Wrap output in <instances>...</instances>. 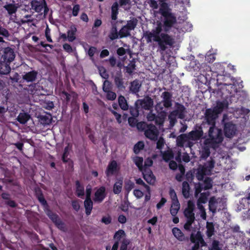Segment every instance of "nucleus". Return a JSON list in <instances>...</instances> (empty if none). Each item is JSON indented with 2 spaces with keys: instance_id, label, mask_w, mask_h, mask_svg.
I'll return each mask as SVG.
<instances>
[{
  "instance_id": "1",
  "label": "nucleus",
  "mask_w": 250,
  "mask_h": 250,
  "mask_svg": "<svg viewBox=\"0 0 250 250\" xmlns=\"http://www.w3.org/2000/svg\"><path fill=\"white\" fill-rule=\"evenodd\" d=\"M157 13L160 14L164 18L163 27L165 32H168L174 24L176 23V17L171 12L168 3H162Z\"/></svg>"
},
{
  "instance_id": "2",
  "label": "nucleus",
  "mask_w": 250,
  "mask_h": 250,
  "mask_svg": "<svg viewBox=\"0 0 250 250\" xmlns=\"http://www.w3.org/2000/svg\"><path fill=\"white\" fill-rule=\"evenodd\" d=\"M29 9L37 13H41L43 11L44 15H46L49 11L45 0H31L29 2L27 0L22 3L21 8H18L24 11H28Z\"/></svg>"
},
{
  "instance_id": "3",
  "label": "nucleus",
  "mask_w": 250,
  "mask_h": 250,
  "mask_svg": "<svg viewBox=\"0 0 250 250\" xmlns=\"http://www.w3.org/2000/svg\"><path fill=\"white\" fill-rule=\"evenodd\" d=\"M208 134V138L205 140V144L210 145L212 147H215L223 140L222 130L216 127L215 125H211L209 128Z\"/></svg>"
},
{
  "instance_id": "4",
  "label": "nucleus",
  "mask_w": 250,
  "mask_h": 250,
  "mask_svg": "<svg viewBox=\"0 0 250 250\" xmlns=\"http://www.w3.org/2000/svg\"><path fill=\"white\" fill-rule=\"evenodd\" d=\"M152 41L157 42L158 49L161 52L171 48L175 43V40L173 37L167 33H161L159 37L153 39Z\"/></svg>"
},
{
  "instance_id": "5",
  "label": "nucleus",
  "mask_w": 250,
  "mask_h": 250,
  "mask_svg": "<svg viewBox=\"0 0 250 250\" xmlns=\"http://www.w3.org/2000/svg\"><path fill=\"white\" fill-rule=\"evenodd\" d=\"M216 67L220 69L219 71H216L218 73L217 81H221L220 84L224 85H235L236 80L235 78L231 77L230 75L224 74V68L222 65L218 63L216 64Z\"/></svg>"
},
{
  "instance_id": "6",
  "label": "nucleus",
  "mask_w": 250,
  "mask_h": 250,
  "mask_svg": "<svg viewBox=\"0 0 250 250\" xmlns=\"http://www.w3.org/2000/svg\"><path fill=\"white\" fill-rule=\"evenodd\" d=\"M175 106V109L170 112L168 116L171 124L176 121V117L180 119H184L185 117L186 108L184 105L180 103H176Z\"/></svg>"
},
{
  "instance_id": "7",
  "label": "nucleus",
  "mask_w": 250,
  "mask_h": 250,
  "mask_svg": "<svg viewBox=\"0 0 250 250\" xmlns=\"http://www.w3.org/2000/svg\"><path fill=\"white\" fill-rule=\"evenodd\" d=\"M162 31V27L161 23L158 24L155 29H153L151 32L146 31L144 32V37L146 39L147 43H150L152 42L153 39H156L159 37ZM166 32L165 33H167Z\"/></svg>"
},
{
  "instance_id": "8",
  "label": "nucleus",
  "mask_w": 250,
  "mask_h": 250,
  "mask_svg": "<svg viewBox=\"0 0 250 250\" xmlns=\"http://www.w3.org/2000/svg\"><path fill=\"white\" fill-rule=\"evenodd\" d=\"M44 212L49 219L53 222L58 229L62 230L64 228V224L59 217V215L54 213L49 207L44 209Z\"/></svg>"
},
{
  "instance_id": "9",
  "label": "nucleus",
  "mask_w": 250,
  "mask_h": 250,
  "mask_svg": "<svg viewBox=\"0 0 250 250\" xmlns=\"http://www.w3.org/2000/svg\"><path fill=\"white\" fill-rule=\"evenodd\" d=\"M204 134L201 125H196L193 130L187 134L189 140L197 141L202 138Z\"/></svg>"
},
{
  "instance_id": "10",
  "label": "nucleus",
  "mask_w": 250,
  "mask_h": 250,
  "mask_svg": "<svg viewBox=\"0 0 250 250\" xmlns=\"http://www.w3.org/2000/svg\"><path fill=\"white\" fill-rule=\"evenodd\" d=\"M146 137L152 140L157 141L158 138L159 131L157 128L153 124H149L145 130Z\"/></svg>"
},
{
  "instance_id": "11",
  "label": "nucleus",
  "mask_w": 250,
  "mask_h": 250,
  "mask_svg": "<svg viewBox=\"0 0 250 250\" xmlns=\"http://www.w3.org/2000/svg\"><path fill=\"white\" fill-rule=\"evenodd\" d=\"M218 115L211 108H208L205 113V120L210 125H215Z\"/></svg>"
},
{
  "instance_id": "12",
  "label": "nucleus",
  "mask_w": 250,
  "mask_h": 250,
  "mask_svg": "<svg viewBox=\"0 0 250 250\" xmlns=\"http://www.w3.org/2000/svg\"><path fill=\"white\" fill-rule=\"evenodd\" d=\"M135 104L139 107H141L143 109L149 110L152 108L153 106V101L151 97L146 96L143 99L137 100L135 102Z\"/></svg>"
},
{
  "instance_id": "13",
  "label": "nucleus",
  "mask_w": 250,
  "mask_h": 250,
  "mask_svg": "<svg viewBox=\"0 0 250 250\" xmlns=\"http://www.w3.org/2000/svg\"><path fill=\"white\" fill-rule=\"evenodd\" d=\"M114 82L119 91H123L125 89V83L121 71L117 72L114 77Z\"/></svg>"
},
{
  "instance_id": "14",
  "label": "nucleus",
  "mask_w": 250,
  "mask_h": 250,
  "mask_svg": "<svg viewBox=\"0 0 250 250\" xmlns=\"http://www.w3.org/2000/svg\"><path fill=\"white\" fill-rule=\"evenodd\" d=\"M236 131V126L231 122H228L225 124L224 131L226 137L228 138L233 137L235 135Z\"/></svg>"
},
{
  "instance_id": "15",
  "label": "nucleus",
  "mask_w": 250,
  "mask_h": 250,
  "mask_svg": "<svg viewBox=\"0 0 250 250\" xmlns=\"http://www.w3.org/2000/svg\"><path fill=\"white\" fill-rule=\"evenodd\" d=\"M162 98V103L164 107L168 108L171 107L172 105V94L168 91H165L161 95Z\"/></svg>"
},
{
  "instance_id": "16",
  "label": "nucleus",
  "mask_w": 250,
  "mask_h": 250,
  "mask_svg": "<svg viewBox=\"0 0 250 250\" xmlns=\"http://www.w3.org/2000/svg\"><path fill=\"white\" fill-rule=\"evenodd\" d=\"M119 170V168L118 167L117 162L115 160H112L108 165L105 173L107 177H109L115 174Z\"/></svg>"
},
{
  "instance_id": "17",
  "label": "nucleus",
  "mask_w": 250,
  "mask_h": 250,
  "mask_svg": "<svg viewBox=\"0 0 250 250\" xmlns=\"http://www.w3.org/2000/svg\"><path fill=\"white\" fill-rule=\"evenodd\" d=\"M106 196L105 188L104 186L101 187L95 192L94 201L98 203H101Z\"/></svg>"
},
{
  "instance_id": "18",
  "label": "nucleus",
  "mask_w": 250,
  "mask_h": 250,
  "mask_svg": "<svg viewBox=\"0 0 250 250\" xmlns=\"http://www.w3.org/2000/svg\"><path fill=\"white\" fill-rule=\"evenodd\" d=\"M190 240L191 243L198 242L200 243L201 247L207 246V243L204 240L200 231H197L196 234L191 233L190 236Z\"/></svg>"
},
{
  "instance_id": "19",
  "label": "nucleus",
  "mask_w": 250,
  "mask_h": 250,
  "mask_svg": "<svg viewBox=\"0 0 250 250\" xmlns=\"http://www.w3.org/2000/svg\"><path fill=\"white\" fill-rule=\"evenodd\" d=\"M172 232L174 237L179 241H188L189 238L186 236L180 229L174 227L172 229Z\"/></svg>"
},
{
  "instance_id": "20",
  "label": "nucleus",
  "mask_w": 250,
  "mask_h": 250,
  "mask_svg": "<svg viewBox=\"0 0 250 250\" xmlns=\"http://www.w3.org/2000/svg\"><path fill=\"white\" fill-rule=\"evenodd\" d=\"M215 163V161L211 158L210 160L207 161L203 165H200L199 167L207 172L208 175H210L212 169L214 167Z\"/></svg>"
},
{
  "instance_id": "21",
  "label": "nucleus",
  "mask_w": 250,
  "mask_h": 250,
  "mask_svg": "<svg viewBox=\"0 0 250 250\" xmlns=\"http://www.w3.org/2000/svg\"><path fill=\"white\" fill-rule=\"evenodd\" d=\"M35 195L38 200H39V201L40 202V203L43 207L44 209L49 207L47 201L45 199L42 192L41 188H38L35 189Z\"/></svg>"
},
{
  "instance_id": "22",
  "label": "nucleus",
  "mask_w": 250,
  "mask_h": 250,
  "mask_svg": "<svg viewBox=\"0 0 250 250\" xmlns=\"http://www.w3.org/2000/svg\"><path fill=\"white\" fill-rule=\"evenodd\" d=\"M228 107V103L226 101H217L216 105L212 109L219 115L225 109Z\"/></svg>"
},
{
  "instance_id": "23",
  "label": "nucleus",
  "mask_w": 250,
  "mask_h": 250,
  "mask_svg": "<svg viewBox=\"0 0 250 250\" xmlns=\"http://www.w3.org/2000/svg\"><path fill=\"white\" fill-rule=\"evenodd\" d=\"M143 178L150 185H153L155 183L156 179L151 170L145 171L143 173Z\"/></svg>"
},
{
  "instance_id": "24",
  "label": "nucleus",
  "mask_w": 250,
  "mask_h": 250,
  "mask_svg": "<svg viewBox=\"0 0 250 250\" xmlns=\"http://www.w3.org/2000/svg\"><path fill=\"white\" fill-rule=\"evenodd\" d=\"M38 75V72L35 70L26 73L23 76V79L27 82H33L35 81Z\"/></svg>"
},
{
  "instance_id": "25",
  "label": "nucleus",
  "mask_w": 250,
  "mask_h": 250,
  "mask_svg": "<svg viewBox=\"0 0 250 250\" xmlns=\"http://www.w3.org/2000/svg\"><path fill=\"white\" fill-rule=\"evenodd\" d=\"M4 60L8 62H11L14 59L15 55L13 50L9 47H6L3 50Z\"/></svg>"
},
{
  "instance_id": "26",
  "label": "nucleus",
  "mask_w": 250,
  "mask_h": 250,
  "mask_svg": "<svg viewBox=\"0 0 250 250\" xmlns=\"http://www.w3.org/2000/svg\"><path fill=\"white\" fill-rule=\"evenodd\" d=\"M76 186V195L80 198H83L84 195V186L81 184L79 180L75 182Z\"/></svg>"
},
{
  "instance_id": "27",
  "label": "nucleus",
  "mask_w": 250,
  "mask_h": 250,
  "mask_svg": "<svg viewBox=\"0 0 250 250\" xmlns=\"http://www.w3.org/2000/svg\"><path fill=\"white\" fill-rule=\"evenodd\" d=\"M218 201L214 196L211 197L208 201L209 210L213 214L217 211V208L218 205Z\"/></svg>"
},
{
  "instance_id": "28",
  "label": "nucleus",
  "mask_w": 250,
  "mask_h": 250,
  "mask_svg": "<svg viewBox=\"0 0 250 250\" xmlns=\"http://www.w3.org/2000/svg\"><path fill=\"white\" fill-rule=\"evenodd\" d=\"M119 14V4L117 1L114 2L111 8V18L112 21H116Z\"/></svg>"
},
{
  "instance_id": "29",
  "label": "nucleus",
  "mask_w": 250,
  "mask_h": 250,
  "mask_svg": "<svg viewBox=\"0 0 250 250\" xmlns=\"http://www.w3.org/2000/svg\"><path fill=\"white\" fill-rule=\"evenodd\" d=\"M141 87V83L139 80L136 79L131 82L129 88L132 93L137 94L139 92Z\"/></svg>"
},
{
  "instance_id": "30",
  "label": "nucleus",
  "mask_w": 250,
  "mask_h": 250,
  "mask_svg": "<svg viewBox=\"0 0 250 250\" xmlns=\"http://www.w3.org/2000/svg\"><path fill=\"white\" fill-rule=\"evenodd\" d=\"M189 140L187 134H182L178 136L176 139V144L179 147H183L185 143Z\"/></svg>"
},
{
  "instance_id": "31",
  "label": "nucleus",
  "mask_w": 250,
  "mask_h": 250,
  "mask_svg": "<svg viewBox=\"0 0 250 250\" xmlns=\"http://www.w3.org/2000/svg\"><path fill=\"white\" fill-rule=\"evenodd\" d=\"M30 118V115L26 112L20 113L17 117V121L21 124H25Z\"/></svg>"
},
{
  "instance_id": "32",
  "label": "nucleus",
  "mask_w": 250,
  "mask_h": 250,
  "mask_svg": "<svg viewBox=\"0 0 250 250\" xmlns=\"http://www.w3.org/2000/svg\"><path fill=\"white\" fill-rule=\"evenodd\" d=\"M206 228L207 236L208 238H210L214 234L215 232L214 225L213 223L208 222L207 223Z\"/></svg>"
},
{
  "instance_id": "33",
  "label": "nucleus",
  "mask_w": 250,
  "mask_h": 250,
  "mask_svg": "<svg viewBox=\"0 0 250 250\" xmlns=\"http://www.w3.org/2000/svg\"><path fill=\"white\" fill-rule=\"evenodd\" d=\"M93 202L91 199H85L84 201V207L85 209V213L87 215H89L93 208Z\"/></svg>"
},
{
  "instance_id": "34",
  "label": "nucleus",
  "mask_w": 250,
  "mask_h": 250,
  "mask_svg": "<svg viewBox=\"0 0 250 250\" xmlns=\"http://www.w3.org/2000/svg\"><path fill=\"white\" fill-rule=\"evenodd\" d=\"M123 188V180L119 179L113 185V191L115 194H119L122 191Z\"/></svg>"
},
{
  "instance_id": "35",
  "label": "nucleus",
  "mask_w": 250,
  "mask_h": 250,
  "mask_svg": "<svg viewBox=\"0 0 250 250\" xmlns=\"http://www.w3.org/2000/svg\"><path fill=\"white\" fill-rule=\"evenodd\" d=\"M72 145L68 144L67 146L64 147L63 152L62 156V161L64 163L68 162L70 159L68 158L69 154V151L71 149Z\"/></svg>"
},
{
  "instance_id": "36",
  "label": "nucleus",
  "mask_w": 250,
  "mask_h": 250,
  "mask_svg": "<svg viewBox=\"0 0 250 250\" xmlns=\"http://www.w3.org/2000/svg\"><path fill=\"white\" fill-rule=\"evenodd\" d=\"M77 32V28L75 25H73L70 27V29L68 30L67 34V38L68 40L72 42L76 39V33Z\"/></svg>"
},
{
  "instance_id": "37",
  "label": "nucleus",
  "mask_w": 250,
  "mask_h": 250,
  "mask_svg": "<svg viewBox=\"0 0 250 250\" xmlns=\"http://www.w3.org/2000/svg\"><path fill=\"white\" fill-rule=\"evenodd\" d=\"M118 103L120 108L123 110H127L128 109V105L125 97L120 95L118 97Z\"/></svg>"
},
{
  "instance_id": "38",
  "label": "nucleus",
  "mask_w": 250,
  "mask_h": 250,
  "mask_svg": "<svg viewBox=\"0 0 250 250\" xmlns=\"http://www.w3.org/2000/svg\"><path fill=\"white\" fill-rule=\"evenodd\" d=\"M180 205L179 201L175 202H172L171 206L170 208V212L172 216H175L177 214L179 210L180 209Z\"/></svg>"
},
{
  "instance_id": "39",
  "label": "nucleus",
  "mask_w": 250,
  "mask_h": 250,
  "mask_svg": "<svg viewBox=\"0 0 250 250\" xmlns=\"http://www.w3.org/2000/svg\"><path fill=\"white\" fill-rule=\"evenodd\" d=\"M131 31L132 30L127 28L125 25L123 26V27L119 30L120 38L122 39L130 36Z\"/></svg>"
},
{
  "instance_id": "40",
  "label": "nucleus",
  "mask_w": 250,
  "mask_h": 250,
  "mask_svg": "<svg viewBox=\"0 0 250 250\" xmlns=\"http://www.w3.org/2000/svg\"><path fill=\"white\" fill-rule=\"evenodd\" d=\"M39 120L41 124L44 125H49L51 122V115L50 114H45L40 115Z\"/></svg>"
},
{
  "instance_id": "41",
  "label": "nucleus",
  "mask_w": 250,
  "mask_h": 250,
  "mask_svg": "<svg viewBox=\"0 0 250 250\" xmlns=\"http://www.w3.org/2000/svg\"><path fill=\"white\" fill-rule=\"evenodd\" d=\"M10 71V67L7 62H0V74H7Z\"/></svg>"
},
{
  "instance_id": "42",
  "label": "nucleus",
  "mask_w": 250,
  "mask_h": 250,
  "mask_svg": "<svg viewBox=\"0 0 250 250\" xmlns=\"http://www.w3.org/2000/svg\"><path fill=\"white\" fill-rule=\"evenodd\" d=\"M126 234L125 231L123 229H119L116 231L113 235V239L115 241H118L119 243L121 239L125 237Z\"/></svg>"
},
{
  "instance_id": "43",
  "label": "nucleus",
  "mask_w": 250,
  "mask_h": 250,
  "mask_svg": "<svg viewBox=\"0 0 250 250\" xmlns=\"http://www.w3.org/2000/svg\"><path fill=\"white\" fill-rule=\"evenodd\" d=\"M138 23V20L135 18H133L132 19L127 21V23L125 25L127 28L131 30H134L136 28Z\"/></svg>"
},
{
  "instance_id": "44",
  "label": "nucleus",
  "mask_w": 250,
  "mask_h": 250,
  "mask_svg": "<svg viewBox=\"0 0 250 250\" xmlns=\"http://www.w3.org/2000/svg\"><path fill=\"white\" fill-rule=\"evenodd\" d=\"M189 185L187 181H184L182 183V193L185 198H188L189 196Z\"/></svg>"
},
{
  "instance_id": "45",
  "label": "nucleus",
  "mask_w": 250,
  "mask_h": 250,
  "mask_svg": "<svg viewBox=\"0 0 250 250\" xmlns=\"http://www.w3.org/2000/svg\"><path fill=\"white\" fill-rule=\"evenodd\" d=\"M162 157L163 160L166 162H169L171 159L174 157V154L172 151H165L162 153Z\"/></svg>"
},
{
  "instance_id": "46",
  "label": "nucleus",
  "mask_w": 250,
  "mask_h": 250,
  "mask_svg": "<svg viewBox=\"0 0 250 250\" xmlns=\"http://www.w3.org/2000/svg\"><path fill=\"white\" fill-rule=\"evenodd\" d=\"M210 154V149L208 146H204L201 151V158L203 160H206Z\"/></svg>"
},
{
  "instance_id": "47",
  "label": "nucleus",
  "mask_w": 250,
  "mask_h": 250,
  "mask_svg": "<svg viewBox=\"0 0 250 250\" xmlns=\"http://www.w3.org/2000/svg\"><path fill=\"white\" fill-rule=\"evenodd\" d=\"M165 118V112H163L156 116L155 123L157 125H162L164 124Z\"/></svg>"
},
{
  "instance_id": "48",
  "label": "nucleus",
  "mask_w": 250,
  "mask_h": 250,
  "mask_svg": "<svg viewBox=\"0 0 250 250\" xmlns=\"http://www.w3.org/2000/svg\"><path fill=\"white\" fill-rule=\"evenodd\" d=\"M140 107L138 104L137 106L134 104V106H130L129 108L130 114L133 117H137L139 114Z\"/></svg>"
},
{
  "instance_id": "49",
  "label": "nucleus",
  "mask_w": 250,
  "mask_h": 250,
  "mask_svg": "<svg viewBox=\"0 0 250 250\" xmlns=\"http://www.w3.org/2000/svg\"><path fill=\"white\" fill-rule=\"evenodd\" d=\"M135 187L134 183L130 180L125 182L124 188L125 191L128 193Z\"/></svg>"
},
{
  "instance_id": "50",
  "label": "nucleus",
  "mask_w": 250,
  "mask_h": 250,
  "mask_svg": "<svg viewBox=\"0 0 250 250\" xmlns=\"http://www.w3.org/2000/svg\"><path fill=\"white\" fill-rule=\"evenodd\" d=\"M23 90L25 91H27L28 94H34L37 90V85L36 83L31 84L28 86V87H23Z\"/></svg>"
},
{
  "instance_id": "51",
  "label": "nucleus",
  "mask_w": 250,
  "mask_h": 250,
  "mask_svg": "<svg viewBox=\"0 0 250 250\" xmlns=\"http://www.w3.org/2000/svg\"><path fill=\"white\" fill-rule=\"evenodd\" d=\"M108 37L111 41H114L119 38H120L119 31L118 32V30L114 31L110 30Z\"/></svg>"
},
{
  "instance_id": "52",
  "label": "nucleus",
  "mask_w": 250,
  "mask_h": 250,
  "mask_svg": "<svg viewBox=\"0 0 250 250\" xmlns=\"http://www.w3.org/2000/svg\"><path fill=\"white\" fill-rule=\"evenodd\" d=\"M135 62L133 61H131L126 67V72L129 74L131 75L132 74L133 71L135 69Z\"/></svg>"
},
{
  "instance_id": "53",
  "label": "nucleus",
  "mask_w": 250,
  "mask_h": 250,
  "mask_svg": "<svg viewBox=\"0 0 250 250\" xmlns=\"http://www.w3.org/2000/svg\"><path fill=\"white\" fill-rule=\"evenodd\" d=\"M212 181L210 177H207L204 181V189L208 190L212 188Z\"/></svg>"
},
{
  "instance_id": "54",
  "label": "nucleus",
  "mask_w": 250,
  "mask_h": 250,
  "mask_svg": "<svg viewBox=\"0 0 250 250\" xmlns=\"http://www.w3.org/2000/svg\"><path fill=\"white\" fill-rule=\"evenodd\" d=\"M206 175H208V173L203 169H202L200 167H199L196 175V177L198 180L199 181L203 180L204 178V176Z\"/></svg>"
},
{
  "instance_id": "55",
  "label": "nucleus",
  "mask_w": 250,
  "mask_h": 250,
  "mask_svg": "<svg viewBox=\"0 0 250 250\" xmlns=\"http://www.w3.org/2000/svg\"><path fill=\"white\" fill-rule=\"evenodd\" d=\"M4 7L8 11L9 15L15 13L16 12V6L14 4H8L5 5Z\"/></svg>"
},
{
  "instance_id": "56",
  "label": "nucleus",
  "mask_w": 250,
  "mask_h": 250,
  "mask_svg": "<svg viewBox=\"0 0 250 250\" xmlns=\"http://www.w3.org/2000/svg\"><path fill=\"white\" fill-rule=\"evenodd\" d=\"M184 213L187 219L195 220V214L193 211L185 209Z\"/></svg>"
},
{
  "instance_id": "57",
  "label": "nucleus",
  "mask_w": 250,
  "mask_h": 250,
  "mask_svg": "<svg viewBox=\"0 0 250 250\" xmlns=\"http://www.w3.org/2000/svg\"><path fill=\"white\" fill-rule=\"evenodd\" d=\"M144 147V144L142 141L138 142L134 146V152L135 153L137 154L139 152V151L143 149Z\"/></svg>"
},
{
  "instance_id": "58",
  "label": "nucleus",
  "mask_w": 250,
  "mask_h": 250,
  "mask_svg": "<svg viewBox=\"0 0 250 250\" xmlns=\"http://www.w3.org/2000/svg\"><path fill=\"white\" fill-rule=\"evenodd\" d=\"M208 250H221L219 241L217 240H213L211 247L208 249Z\"/></svg>"
},
{
  "instance_id": "59",
  "label": "nucleus",
  "mask_w": 250,
  "mask_h": 250,
  "mask_svg": "<svg viewBox=\"0 0 250 250\" xmlns=\"http://www.w3.org/2000/svg\"><path fill=\"white\" fill-rule=\"evenodd\" d=\"M130 241L129 240L126 238H123L121 241L120 250H127L128 245L130 244Z\"/></svg>"
},
{
  "instance_id": "60",
  "label": "nucleus",
  "mask_w": 250,
  "mask_h": 250,
  "mask_svg": "<svg viewBox=\"0 0 250 250\" xmlns=\"http://www.w3.org/2000/svg\"><path fill=\"white\" fill-rule=\"evenodd\" d=\"M208 195V193L206 192L201 193L200 197L198 199L197 202L205 204L207 202Z\"/></svg>"
},
{
  "instance_id": "61",
  "label": "nucleus",
  "mask_w": 250,
  "mask_h": 250,
  "mask_svg": "<svg viewBox=\"0 0 250 250\" xmlns=\"http://www.w3.org/2000/svg\"><path fill=\"white\" fill-rule=\"evenodd\" d=\"M103 89L104 92L110 90L111 89V83L107 80H105L103 85Z\"/></svg>"
},
{
  "instance_id": "62",
  "label": "nucleus",
  "mask_w": 250,
  "mask_h": 250,
  "mask_svg": "<svg viewBox=\"0 0 250 250\" xmlns=\"http://www.w3.org/2000/svg\"><path fill=\"white\" fill-rule=\"evenodd\" d=\"M165 144V141L163 137H160L158 140L157 139L156 148L160 150L162 149L164 146Z\"/></svg>"
},
{
  "instance_id": "63",
  "label": "nucleus",
  "mask_w": 250,
  "mask_h": 250,
  "mask_svg": "<svg viewBox=\"0 0 250 250\" xmlns=\"http://www.w3.org/2000/svg\"><path fill=\"white\" fill-rule=\"evenodd\" d=\"M105 93H106V98L108 100L113 101L116 98V94L115 92L111 91V90Z\"/></svg>"
},
{
  "instance_id": "64",
  "label": "nucleus",
  "mask_w": 250,
  "mask_h": 250,
  "mask_svg": "<svg viewBox=\"0 0 250 250\" xmlns=\"http://www.w3.org/2000/svg\"><path fill=\"white\" fill-rule=\"evenodd\" d=\"M62 94L66 104H68L70 102L71 98V95L65 91H62Z\"/></svg>"
}]
</instances>
